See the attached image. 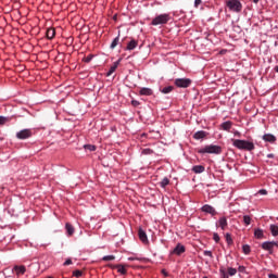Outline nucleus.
Segmentation results:
<instances>
[{
	"mask_svg": "<svg viewBox=\"0 0 278 278\" xmlns=\"http://www.w3.org/2000/svg\"><path fill=\"white\" fill-rule=\"evenodd\" d=\"M232 144L237 149L242 151H253L255 150V144L251 141L240 140V139H232Z\"/></svg>",
	"mask_w": 278,
	"mask_h": 278,
	"instance_id": "1",
	"label": "nucleus"
},
{
	"mask_svg": "<svg viewBox=\"0 0 278 278\" xmlns=\"http://www.w3.org/2000/svg\"><path fill=\"white\" fill-rule=\"evenodd\" d=\"M198 153L200 154H213V155H220L223 153V148L220 146H214V144H208L205 146L204 148H201L198 150Z\"/></svg>",
	"mask_w": 278,
	"mask_h": 278,
	"instance_id": "2",
	"label": "nucleus"
},
{
	"mask_svg": "<svg viewBox=\"0 0 278 278\" xmlns=\"http://www.w3.org/2000/svg\"><path fill=\"white\" fill-rule=\"evenodd\" d=\"M225 3L229 12H235L236 14L242 12V2L240 0H226Z\"/></svg>",
	"mask_w": 278,
	"mask_h": 278,
	"instance_id": "3",
	"label": "nucleus"
},
{
	"mask_svg": "<svg viewBox=\"0 0 278 278\" xmlns=\"http://www.w3.org/2000/svg\"><path fill=\"white\" fill-rule=\"evenodd\" d=\"M168 21H170V14L163 13V14L156 15L152 20L151 25H153L154 27H157V25H166Z\"/></svg>",
	"mask_w": 278,
	"mask_h": 278,
	"instance_id": "4",
	"label": "nucleus"
},
{
	"mask_svg": "<svg viewBox=\"0 0 278 278\" xmlns=\"http://www.w3.org/2000/svg\"><path fill=\"white\" fill-rule=\"evenodd\" d=\"M192 80L190 78H177L175 80V86H177V88H190Z\"/></svg>",
	"mask_w": 278,
	"mask_h": 278,
	"instance_id": "5",
	"label": "nucleus"
},
{
	"mask_svg": "<svg viewBox=\"0 0 278 278\" xmlns=\"http://www.w3.org/2000/svg\"><path fill=\"white\" fill-rule=\"evenodd\" d=\"M16 138H18V140H27V138H31V130L23 129L16 134Z\"/></svg>",
	"mask_w": 278,
	"mask_h": 278,
	"instance_id": "6",
	"label": "nucleus"
},
{
	"mask_svg": "<svg viewBox=\"0 0 278 278\" xmlns=\"http://www.w3.org/2000/svg\"><path fill=\"white\" fill-rule=\"evenodd\" d=\"M274 247H278V243L276 241H265L262 243V249L264 251H269L270 254H273Z\"/></svg>",
	"mask_w": 278,
	"mask_h": 278,
	"instance_id": "7",
	"label": "nucleus"
},
{
	"mask_svg": "<svg viewBox=\"0 0 278 278\" xmlns=\"http://www.w3.org/2000/svg\"><path fill=\"white\" fill-rule=\"evenodd\" d=\"M202 212H205V214H211V216H216V208H214L210 204H205L202 206Z\"/></svg>",
	"mask_w": 278,
	"mask_h": 278,
	"instance_id": "8",
	"label": "nucleus"
},
{
	"mask_svg": "<svg viewBox=\"0 0 278 278\" xmlns=\"http://www.w3.org/2000/svg\"><path fill=\"white\" fill-rule=\"evenodd\" d=\"M262 138L264 142H269L270 144H275L277 142V137L273 134H265Z\"/></svg>",
	"mask_w": 278,
	"mask_h": 278,
	"instance_id": "9",
	"label": "nucleus"
},
{
	"mask_svg": "<svg viewBox=\"0 0 278 278\" xmlns=\"http://www.w3.org/2000/svg\"><path fill=\"white\" fill-rule=\"evenodd\" d=\"M13 270L17 275V277H21L24 273L27 271V268L24 265H16L13 267Z\"/></svg>",
	"mask_w": 278,
	"mask_h": 278,
	"instance_id": "10",
	"label": "nucleus"
},
{
	"mask_svg": "<svg viewBox=\"0 0 278 278\" xmlns=\"http://www.w3.org/2000/svg\"><path fill=\"white\" fill-rule=\"evenodd\" d=\"M174 255H181L182 253H186V247L178 243L176 248L173 250Z\"/></svg>",
	"mask_w": 278,
	"mask_h": 278,
	"instance_id": "11",
	"label": "nucleus"
},
{
	"mask_svg": "<svg viewBox=\"0 0 278 278\" xmlns=\"http://www.w3.org/2000/svg\"><path fill=\"white\" fill-rule=\"evenodd\" d=\"M139 93L143 97H151V94H153V90L151 88L143 87L139 90Z\"/></svg>",
	"mask_w": 278,
	"mask_h": 278,
	"instance_id": "12",
	"label": "nucleus"
},
{
	"mask_svg": "<svg viewBox=\"0 0 278 278\" xmlns=\"http://www.w3.org/2000/svg\"><path fill=\"white\" fill-rule=\"evenodd\" d=\"M207 134L205 130H199L193 135L194 140H203V138H206Z\"/></svg>",
	"mask_w": 278,
	"mask_h": 278,
	"instance_id": "13",
	"label": "nucleus"
},
{
	"mask_svg": "<svg viewBox=\"0 0 278 278\" xmlns=\"http://www.w3.org/2000/svg\"><path fill=\"white\" fill-rule=\"evenodd\" d=\"M138 236H139V240H141V242H149L147 232L144 230H142V228L139 229Z\"/></svg>",
	"mask_w": 278,
	"mask_h": 278,
	"instance_id": "14",
	"label": "nucleus"
},
{
	"mask_svg": "<svg viewBox=\"0 0 278 278\" xmlns=\"http://www.w3.org/2000/svg\"><path fill=\"white\" fill-rule=\"evenodd\" d=\"M46 36L48 40H53L55 38V28H48Z\"/></svg>",
	"mask_w": 278,
	"mask_h": 278,
	"instance_id": "15",
	"label": "nucleus"
},
{
	"mask_svg": "<svg viewBox=\"0 0 278 278\" xmlns=\"http://www.w3.org/2000/svg\"><path fill=\"white\" fill-rule=\"evenodd\" d=\"M136 47H138V42L136 41V39H131L130 42H128L126 50L134 51V49H136Z\"/></svg>",
	"mask_w": 278,
	"mask_h": 278,
	"instance_id": "16",
	"label": "nucleus"
},
{
	"mask_svg": "<svg viewBox=\"0 0 278 278\" xmlns=\"http://www.w3.org/2000/svg\"><path fill=\"white\" fill-rule=\"evenodd\" d=\"M193 173H195L197 175L201 174V173H205V166L203 165H195L192 167Z\"/></svg>",
	"mask_w": 278,
	"mask_h": 278,
	"instance_id": "17",
	"label": "nucleus"
},
{
	"mask_svg": "<svg viewBox=\"0 0 278 278\" xmlns=\"http://www.w3.org/2000/svg\"><path fill=\"white\" fill-rule=\"evenodd\" d=\"M111 268H116L117 273H119L121 275H127V269L123 265H114L111 266Z\"/></svg>",
	"mask_w": 278,
	"mask_h": 278,
	"instance_id": "18",
	"label": "nucleus"
},
{
	"mask_svg": "<svg viewBox=\"0 0 278 278\" xmlns=\"http://www.w3.org/2000/svg\"><path fill=\"white\" fill-rule=\"evenodd\" d=\"M218 223L220 229L225 231L227 229V217H220Z\"/></svg>",
	"mask_w": 278,
	"mask_h": 278,
	"instance_id": "19",
	"label": "nucleus"
},
{
	"mask_svg": "<svg viewBox=\"0 0 278 278\" xmlns=\"http://www.w3.org/2000/svg\"><path fill=\"white\" fill-rule=\"evenodd\" d=\"M269 231H270L271 236H274V238H277V236H278V226L275 225V224H271L269 226Z\"/></svg>",
	"mask_w": 278,
	"mask_h": 278,
	"instance_id": "20",
	"label": "nucleus"
},
{
	"mask_svg": "<svg viewBox=\"0 0 278 278\" xmlns=\"http://www.w3.org/2000/svg\"><path fill=\"white\" fill-rule=\"evenodd\" d=\"M254 237L257 239V240H262V238H264V230L260 229V228H256L254 230Z\"/></svg>",
	"mask_w": 278,
	"mask_h": 278,
	"instance_id": "21",
	"label": "nucleus"
},
{
	"mask_svg": "<svg viewBox=\"0 0 278 278\" xmlns=\"http://www.w3.org/2000/svg\"><path fill=\"white\" fill-rule=\"evenodd\" d=\"M232 123L230 121L228 122H224L220 127L222 129H224V131H229V129H231Z\"/></svg>",
	"mask_w": 278,
	"mask_h": 278,
	"instance_id": "22",
	"label": "nucleus"
},
{
	"mask_svg": "<svg viewBox=\"0 0 278 278\" xmlns=\"http://www.w3.org/2000/svg\"><path fill=\"white\" fill-rule=\"evenodd\" d=\"M65 229H66L68 236H73L75 233V228L73 227V225H71L68 223L65 225Z\"/></svg>",
	"mask_w": 278,
	"mask_h": 278,
	"instance_id": "23",
	"label": "nucleus"
},
{
	"mask_svg": "<svg viewBox=\"0 0 278 278\" xmlns=\"http://www.w3.org/2000/svg\"><path fill=\"white\" fill-rule=\"evenodd\" d=\"M116 68H118V62H115L113 66H111L110 71L108 72V77L116 72Z\"/></svg>",
	"mask_w": 278,
	"mask_h": 278,
	"instance_id": "24",
	"label": "nucleus"
},
{
	"mask_svg": "<svg viewBox=\"0 0 278 278\" xmlns=\"http://www.w3.org/2000/svg\"><path fill=\"white\" fill-rule=\"evenodd\" d=\"M175 88L173 86H167L161 90L163 94H168L169 92H173Z\"/></svg>",
	"mask_w": 278,
	"mask_h": 278,
	"instance_id": "25",
	"label": "nucleus"
},
{
	"mask_svg": "<svg viewBox=\"0 0 278 278\" xmlns=\"http://www.w3.org/2000/svg\"><path fill=\"white\" fill-rule=\"evenodd\" d=\"M170 184V180L168 178H163L162 181L160 182L161 188H166Z\"/></svg>",
	"mask_w": 278,
	"mask_h": 278,
	"instance_id": "26",
	"label": "nucleus"
},
{
	"mask_svg": "<svg viewBox=\"0 0 278 278\" xmlns=\"http://www.w3.org/2000/svg\"><path fill=\"white\" fill-rule=\"evenodd\" d=\"M10 121H12V118L0 116V125H5V123H10Z\"/></svg>",
	"mask_w": 278,
	"mask_h": 278,
	"instance_id": "27",
	"label": "nucleus"
},
{
	"mask_svg": "<svg viewBox=\"0 0 278 278\" xmlns=\"http://www.w3.org/2000/svg\"><path fill=\"white\" fill-rule=\"evenodd\" d=\"M242 251L245 255H249V253H251V247L249 244H244L242 247Z\"/></svg>",
	"mask_w": 278,
	"mask_h": 278,
	"instance_id": "28",
	"label": "nucleus"
},
{
	"mask_svg": "<svg viewBox=\"0 0 278 278\" xmlns=\"http://www.w3.org/2000/svg\"><path fill=\"white\" fill-rule=\"evenodd\" d=\"M84 149H86L87 151H97V146L85 144Z\"/></svg>",
	"mask_w": 278,
	"mask_h": 278,
	"instance_id": "29",
	"label": "nucleus"
},
{
	"mask_svg": "<svg viewBox=\"0 0 278 278\" xmlns=\"http://www.w3.org/2000/svg\"><path fill=\"white\" fill-rule=\"evenodd\" d=\"M103 262H113V260H116V256L114 255H106V256H103Z\"/></svg>",
	"mask_w": 278,
	"mask_h": 278,
	"instance_id": "30",
	"label": "nucleus"
},
{
	"mask_svg": "<svg viewBox=\"0 0 278 278\" xmlns=\"http://www.w3.org/2000/svg\"><path fill=\"white\" fill-rule=\"evenodd\" d=\"M226 242L228 245L233 244V239L231 238L230 233H226Z\"/></svg>",
	"mask_w": 278,
	"mask_h": 278,
	"instance_id": "31",
	"label": "nucleus"
},
{
	"mask_svg": "<svg viewBox=\"0 0 278 278\" xmlns=\"http://www.w3.org/2000/svg\"><path fill=\"white\" fill-rule=\"evenodd\" d=\"M237 273H238V269L232 268V267H228V275L230 277H233Z\"/></svg>",
	"mask_w": 278,
	"mask_h": 278,
	"instance_id": "32",
	"label": "nucleus"
},
{
	"mask_svg": "<svg viewBox=\"0 0 278 278\" xmlns=\"http://www.w3.org/2000/svg\"><path fill=\"white\" fill-rule=\"evenodd\" d=\"M118 40H119V37H116L112 43H111V49H116V47H118Z\"/></svg>",
	"mask_w": 278,
	"mask_h": 278,
	"instance_id": "33",
	"label": "nucleus"
},
{
	"mask_svg": "<svg viewBox=\"0 0 278 278\" xmlns=\"http://www.w3.org/2000/svg\"><path fill=\"white\" fill-rule=\"evenodd\" d=\"M92 58H93V55L89 54L83 59V62H86V64H89V62H92Z\"/></svg>",
	"mask_w": 278,
	"mask_h": 278,
	"instance_id": "34",
	"label": "nucleus"
},
{
	"mask_svg": "<svg viewBox=\"0 0 278 278\" xmlns=\"http://www.w3.org/2000/svg\"><path fill=\"white\" fill-rule=\"evenodd\" d=\"M243 223H244V225H251V216L244 215L243 216Z\"/></svg>",
	"mask_w": 278,
	"mask_h": 278,
	"instance_id": "35",
	"label": "nucleus"
},
{
	"mask_svg": "<svg viewBox=\"0 0 278 278\" xmlns=\"http://www.w3.org/2000/svg\"><path fill=\"white\" fill-rule=\"evenodd\" d=\"M152 153H153V150H151L149 148L142 150L143 155H151Z\"/></svg>",
	"mask_w": 278,
	"mask_h": 278,
	"instance_id": "36",
	"label": "nucleus"
},
{
	"mask_svg": "<svg viewBox=\"0 0 278 278\" xmlns=\"http://www.w3.org/2000/svg\"><path fill=\"white\" fill-rule=\"evenodd\" d=\"M203 255H205V257H211V258L214 257V255L212 254V251H210V250H205V251L203 252Z\"/></svg>",
	"mask_w": 278,
	"mask_h": 278,
	"instance_id": "37",
	"label": "nucleus"
},
{
	"mask_svg": "<svg viewBox=\"0 0 278 278\" xmlns=\"http://www.w3.org/2000/svg\"><path fill=\"white\" fill-rule=\"evenodd\" d=\"M81 275H84V271H81L79 269L73 271L74 277H81Z\"/></svg>",
	"mask_w": 278,
	"mask_h": 278,
	"instance_id": "38",
	"label": "nucleus"
},
{
	"mask_svg": "<svg viewBox=\"0 0 278 278\" xmlns=\"http://www.w3.org/2000/svg\"><path fill=\"white\" fill-rule=\"evenodd\" d=\"M213 240H215V242H220V236H218V233H214L213 235Z\"/></svg>",
	"mask_w": 278,
	"mask_h": 278,
	"instance_id": "39",
	"label": "nucleus"
},
{
	"mask_svg": "<svg viewBox=\"0 0 278 278\" xmlns=\"http://www.w3.org/2000/svg\"><path fill=\"white\" fill-rule=\"evenodd\" d=\"M71 264H73V261H72L71 258H67V260L64 262L63 266H71Z\"/></svg>",
	"mask_w": 278,
	"mask_h": 278,
	"instance_id": "40",
	"label": "nucleus"
},
{
	"mask_svg": "<svg viewBox=\"0 0 278 278\" xmlns=\"http://www.w3.org/2000/svg\"><path fill=\"white\" fill-rule=\"evenodd\" d=\"M222 278H229V275L225 271V269H220Z\"/></svg>",
	"mask_w": 278,
	"mask_h": 278,
	"instance_id": "41",
	"label": "nucleus"
},
{
	"mask_svg": "<svg viewBox=\"0 0 278 278\" xmlns=\"http://www.w3.org/2000/svg\"><path fill=\"white\" fill-rule=\"evenodd\" d=\"M201 3H203V0H195L194 8H199V5H201Z\"/></svg>",
	"mask_w": 278,
	"mask_h": 278,
	"instance_id": "42",
	"label": "nucleus"
},
{
	"mask_svg": "<svg viewBox=\"0 0 278 278\" xmlns=\"http://www.w3.org/2000/svg\"><path fill=\"white\" fill-rule=\"evenodd\" d=\"M258 194H268V191H266L265 189H261V190L258 191Z\"/></svg>",
	"mask_w": 278,
	"mask_h": 278,
	"instance_id": "43",
	"label": "nucleus"
},
{
	"mask_svg": "<svg viewBox=\"0 0 278 278\" xmlns=\"http://www.w3.org/2000/svg\"><path fill=\"white\" fill-rule=\"evenodd\" d=\"M268 278H278V276L275 275V274H269V275H268Z\"/></svg>",
	"mask_w": 278,
	"mask_h": 278,
	"instance_id": "44",
	"label": "nucleus"
},
{
	"mask_svg": "<svg viewBox=\"0 0 278 278\" xmlns=\"http://www.w3.org/2000/svg\"><path fill=\"white\" fill-rule=\"evenodd\" d=\"M239 273H244V266H239Z\"/></svg>",
	"mask_w": 278,
	"mask_h": 278,
	"instance_id": "45",
	"label": "nucleus"
},
{
	"mask_svg": "<svg viewBox=\"0 0 278 278\" xmlns=\"http://www.w3.org/2000/svg\"><path fill=\"white\" fill-rule=\"evenodd\" d=\"M132 105H138V101H132Z\"/></svg>",
	"mask_w": 278,
	"mask_h": 278,
	"instance_id": "46",
	"label": "nucleus"
},
{
	"mask_svg": "<svg viewBox=\"0 0 278 278\" xmlns=\"http://www.w3.org/2000/svg\"><path fill=\"white\" fill-rule=\"evenodd\" d=\"M253 3H260V0H252Z\"/></svg>",
	"mask_w": 278,
	"mask_h": 278,
	"instance_id": "47",
	"label": "nucleus"
},
{
	"mask_svg": "<svg viewBox=\"0 0 278 278\" xmlns=\"http://www.w3.org/2000/svg\"><path fill=\"white\" fill-rule=\"evenodd\" d=\"M267 157H275V155L274 154H268Z\"/></svg>",
	"mask_w": 278,
	"mask_h": 278,
	"instance_id": "48",
	"label": "nucleus"
},
{
	"mask_svg": "<svg viewBox=\"0 0 278 278\" xmlns=\"http://www.w3.org/2000/svg\"><path fill=\"white\" fill-rule=\"evenodd\" d=\"M276 73H278V65L275 67Z\"/></svg>",
	"mask_w": 278,
	"mask_h": 278,
	"instance_id": "49",
	"label": "nucleus"
},
{
	"mask_svg": "<svg viewBox=\"0 0 278 278\" xmlns=\"http://www.w3.org/2000/svg\"><path fill=\"white\" fill-rule=\"evenodd\" d=\"M162 273H163V275H166V270L163 269Z\"/></svg>",
	"mask_w": 278,
	"mask_h": 278,
	"instance_id": "50",
	"label": "nucleus"
},
{
	"mask_svg": "<svg viewBox=\"0 0 278 278\" xmlns=\"http://www.w3.org/2000/svg\"><path fill=\"white\" fill-rule=\"evenodd\" d=\"M129 260H134V258L130 257Z\"/></svg>",
	"mask_w": 278,
	"mask_h": 278,
	"instance_id": "51",
	"label": "nucleus"
}]
</instances>
